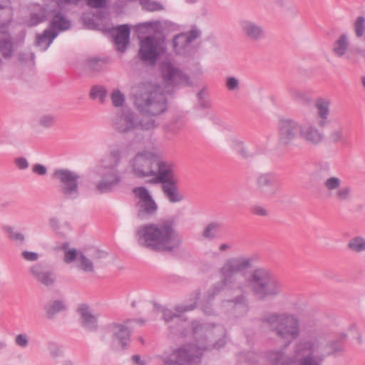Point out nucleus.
Returning a JSON list of instances; mask_svg holds the SVG:
<instances>
[{
	"mask_svg": "<svg viewBox=\"0 0 365 365\" xmlns=\"http://www.w3.org/2000/svg\"><path fill=\"white\" fill-rule=\"evenodd\" d=\"M108 94L107 90L105 87L101 86H92L90 91V97L92 99L99 98L100 101L103 103L105 101Z\"/></svg>",
	"mask_w": 365,
	"mask_h": 365,
	"instance_id": "44",
	"label": "nucleus"
},
{
	"mask_svg": "<svg viewBox=\"0 0 365 365\" xmlns=\"http://www.w3.org/2000/svg\"><path fill=\"white\" fill-rule=\"evenodd\" d=\"M52 13L53 14L51 21L52 31H55L58 34L59 32L65 31L70 29V20L68 19L60 10L53 9Z\"/></svg>",
	"mask_w": 365,
	"mask_h": 365,
	"instance_id": "28",
	"label": "nucleus"
},
{
	"mask_svg": "<svg viewBox=\"0 0 365 365\" xmlns=\"http://www.w3.org/2000/svg\"><path fill=\"white\" fill-rule=\"evenodd\" d=\"M205 342L202 347L193 344L181 346L164 361L165 365H197L201 362L203 351L219 349L226 344V333L221 327H214L207 331Z\"/></svg>",
	"mask_w": 365,
	"mask_h": 365,
	"instance_id": "2",
	"label": "nucleus"
},
{
	"mask_svg": "<svg viewBox=\"0 0 365 365\" xmlns=\"http://www.w3.org/2000/svg\"><path fill=\"white\" fill-rule=\"evenodd\" d=\"M179 25L170 21H150L138 24L135 26L137 33H145L153 29L158 36H165L169 33L179 30Z\"/></svg>",
	"mask_w": 365,
	"mask_h": 365,
	"instance_id": "15",
	"label": "nucleus"
},
{
	"mask_svg": "<svg viewBox=\"0 0 365 365\" xmlns=\"http://www.w3.org/2000/svg\"><path fill=\"white\" fill-rule=\"evenodd\" d=\"M197 98L198 103L202 108L207 109L211 108L212 103L210 100L205 96L204 88L197 92Z\"/></svg>",
	"mask_w": 365,
	"mask_h": 365,
	"instance_id": "49",
	"label": "nucleus"
},
{
	"mask_svg": "<svg viewBox=\"0 0 365 365\" xmlns=\"http://www.w3.org/2000/svg\"><path fill=\"white\" fill-rule=\"evenodd\" d=\"M351 190L349 187L340 188L336 193V197L340 200H346L349 198Z\"/></svg>",
	"mask_w": 365,
	"mask_h": 365,
	"instance_id": "60",
	"label": "nucleus"
},
{
	"mask_svg": "<svg viewBox=\"0 0 365 365\" xmlns=\"http://www.w3.org/2000/svg\"><path fill=\"white\" fill-rule=\"evenodd\" d=\"M32 171L38 175H44L47 173V168L43 165L37 163L33 165Z\"/></svg>",
	"mask_w": 365,
	"mask_h": 365,
	"instance_id": "64",
	"label": "nucleus"
},
{
	"mask_svg": "<svg viewBox=\"0 0 365 365\" xmlns=\"http://www.w3.org/2000/svg\"><path fill=\"white\" fill-rule=\"evenodd\" d=\"M252 261V258L245 257H231L225 261L219 271L222 277L221 280L215 283L208 291L207 300L202 304V310L206 315L215 314V310L210 301L224 290L225 287L230 286L234 283L233 277L237 273L242 272L251 268Z\"/></svg>",
	"mask_w": 365,
	"mask_h": 365,
	"instance_id": "4",
	"label": "nucleus"
},
{
	"mask_svg": "<svg viewBox=\"0 0 365 365\" xmlns=\"http://www.w3.org/2000/svg\"><path fill=\"white\" fill-rule=\"evenodd\" d=\"M302 127L294 120L282 118L278 124V142L284 146L291 145L300 135Z\"/></svg>",
	"mask_w": 365,
	"mask_h": 365,
	"instance_id": "14",
	"label": "nucleus"
},
{
	"mask_svg": "<svg viewBox=\"0 0 365 365\" xmlns=\"http://www.w3.org/2000/svg\"><path fill=\"white\" fill-rule=\"evenodd\" d=\"M4 230L9 235L10 239L16 241L24 242V236L21 232H14V229L11 226H6Z\"/></svg>",
	"mask_w": 365,
	"mask_h": 365,
	"instance_id": "53",
	"label": "nucleus"
},
{
	"mask_svg": "<svg viewBox=\"0 0 365 365\" xmlns=\"http://www.w3.org/2000/svg\"><path fill=\"white\" fill-rule=\"evenodd\" d=\"M138 126H140L143 130H150L157 127V124L153 119L141 120L138 121Z\"/></svg>",
	"mask_w": 365,
	"mask_h": 365,
	"instance_id": "56",
	"label": "nucleus"
},
{
	"mask_svg": "<svg viewBox=\"0 0 365 365\" xmlns=\"http://www.w3.org/2000/svg\"><path fill=\"white\" fill-rule=\"evenodd\" d=\"M110 59L108 57H88L84 63L86 71L91 73H99L104 71Z\"/></svg>",
	"mask_w": 365,
	"mask_h": 365,
	"instance_id": "30",
	"label": "nucleus"
},
{
	"mask_svg": "<svg viewBox=\"0 0 365 365\" xmlns=\"http://www.w3.org/2000/svg\"><path fill=\"white\" fill-rule=\"evenodd\" d=\"M135 197L138 198L136 205L138 207V217L143 219L154 215L158 210V205L149 190L143 186L135 187L133 190Z\"/></svg>",
	"mask_w": 365,
	"mask_h": 365,
	"instance_id": "13",
	"label": "nucleus"
},
{
	"mask_svg": "<svg viewBox=\"0 0 365 365\" xmlns=\"http://www.w3.org/2000/svg\"><path fill=\"white\" fill-rule=\"evenodd\" d=\"M222 228V224L218 222H211L205 227L202 235L207 240H213L217 237V232Z\"/></svg>",
	"mask_w": 365,
	"mask_h": 365,
	"instance_id": "38",
	"label": "nucleus"
},
{
	"mask_svg": "<svg viewBox=\"0 0 365 365\" xmlns=\"http://www.w3.org/2000/svg\"><path fill=\"white\" fill-rule=\"evenodd\" d=\"M121 150L118 148H112L106 158L102 159L100 162V168L103 170H113L117 168L121 160Z\"/></svg>",
	"mask_w": 365,
	"mask_h": 365,
	"instance_id": "31",
	"label": "nucleus"
},
{
	"mask_svg": "<svg viewBox=\"0 0 365 365\" xmlns=\"http://www.w3.org/2000/svg\"><path fill=\"white\" fill-rule=\"evenodd\" d=\"M115 329V331L112 334V340H118L122 348V349H127L129 347V343L130 341V331L125 325L113 322L106 326L105 329L110 331L111 329Z\"/></svg>",
	"mask_w": 365,
	"mask_h": 365,
	"instance_id": "24",
	"label": "nucleus"
},
{
	"mask_svg": "<svg viewBox=\"0 0 365 365\" xmlns=\"http://www.w3.org/2000/svg\"><path fill=\"white\" fill-rule=\"evenodd\" d=\"M80 252L76 248L68 249L64 253V262L69 264L79 258Z\"/></svg>",
	"mask_w": 365,
	"mask_h": 365,
	"instance_id": "50",
	"label": "nucleus"
},
{
	"mask_svg": "<svg viewBox=\"0 0 365 365\" xmlns=\"http://www.w3.org/2000/svg\"><path fill=\"white\" fill-rule=\"evenodd\" d=\"M166 51L165 37L154 34L140 38L138 56L143 63L155 66Z\"/></svg>",
	"mask_w": 365,
	"mask_h": 365,
	"instance_id": "8",
	"label": "nucleus"
},
{
	"mask_svg": "<svg viewBox=\"0 0 365 365\" xmlns=\"http://www.w3.org/2000/svg\"><path fill=\"white\" fill-rule=\"evenodd\" d=\"M111 101L115 107H121L125 102V96L119 90H114L111 93Z\"/></svg>",
	"mask_w": 365,
	"mask_h": 365,
	"instance_id": "48",
	"label": "nucleus"
},
{
	"mask_svg": "<svg viewBox=\"0 0 365 365\" xmlns=\"http://www.w3.org/2000/svg\"><path fill=\"white\" fill-rule=\"evenodd\" d=\"M247 281L254 296L260 302L272 301L284 294L282 282L269 269H255Z\"/></svg>",
	"mask_w": 365,
	"mask_h": 365,
	"instance_id": "5",
	"label": "nucleus"
},
{
	"mask_svg": "<svg viewBox=\"0 0 365 365\" xmlns=\"http://www.w3.org/2000/svg\"><path fill=\"white\" fill-rule=\"evenodd\" d=\"M134 103L141 113L150 116L158 115L167 109V98L161 87L150 82L139 86Z\"/></svg>",
	"mask_w": 365,
	"mask_h": 365,
	"instance_id": "6",
	"label": "nucleus"
},
{
	"mask_svg": "<svg viewBox=\"0 0 365 365\" xmlns=\"http://www.w3.org/2000/svg\"><path fill=\"white\" fill-rule=\"evenodd\" d=\"M229 302L233 304L235 309L241 308L243 312H247L249 309V302L247 297L243 294L229 300Z\"/></svg>",
	"mask_w": 365,
	"mask_h": 365,
	"instance_id": "43",
	"label": "nucleus"
},
{
	"mask_svg": "<svg viewBox=\"0 0 365 365\" xmlns=\"http://www.w3.org/2000/svg\"><path fill=\"white\" fill-rule=\"evenodd\" d=\"M117 51L124 53L130 44L131 29L128 24H121L108 29Z\"/></svg>",
	"mask_w": 365,
	"mask_h": 365,
	"instance_id": "19",
	"label": "nucleus"
},
{
	"mask_svg": "<svg viewBox=\"0 0 365 365\" xmlns=\"http://www.w3.org/2000/svg\"><path fill=\"white\" fill-rule=\"evenodd\" d=\"M49 225L61 238L66 237V234H64L63 232H62L59 230L60 226H59V222H58V220L57 218H56V217L50 218L49 219Z\"/></svg>",
	"mask_w": 365,
	"mask_h": 365,
	"instance_id": "58",
	"label": "nucleus"
},
{
	"mask_svg": "<svg viewBox=\"0 0 365 365\" xmlns=\"http://www.w3.org/2000/svg\"><path fill=\"white\" fill-rule=\"evenodd\" d=\"M39 123L43 128H50L54 125L55 118L51 115H44L40 118Z\"/></svg>",
	"mask_w": 365,
	"mask_h": 365,
	"instance_id": "54",
	"label": "nucleus"
},
{
	"mask_svg": "<svg viewBox=\"0 0 365 365\" xmlns=\"http://www.w3.org/2000/svg\"><path fill=\"white\" fill-rule=\"evenodd\" d=\"M101 174V180L96 183V187L101 193H110L120 185L122 180L120 172L114 168L113 170H105Z\"/></svg>",
	"mask_w": 365,
	"mask_h": 365,
	"instance_id": "18",
	"label": "nucleus"
},
{
	"mask_svg": "<svg viewBox=\"0 0 365 365\" xmlns=\"http://www.w3.org/2000/svg\"><path fill=\"white\" fill-rule=\"evenodd\" d=\"M58 32L50 29H46L43 34L37 35L36 43L40 45L48 40L47 46H48L56 38Z\"/></svg>",
	"mask_w": 365,
	"mask_h": 365,
	"instance_id": "40",
	"label": "nucleus"
},
{
	"mask_svg": "<svg viewBox=\"0 0 365 365\" xmlns=\"http://www.w3.org/2000/svg\"><path fill=\"white\" fill-rule=\"evenodd\" d=\"M240 26L242 33L250 40L257 41L265 37L262 26L254 21L242 20L240 22Z\"/></svg>",
	"mask_w": 365,
	"mask_h": 365,
	"instance_id": "26",
	"label": "nucleus"
},
{
	"mask_svg": "<svg viewBox=\"0 0 365 365\" xmlns=\"http://www.w3.org/2000/svg\"><path fill=\"white\" fill-rule=\"evenodd\" d=\"M88 6L92 9H102L107 6V0H86Z\"/></svg>",
	"mask_w": 365,
	"mask_h": 365,
	"instance_id": "55",
	"label": "nucleus"
},
{
	"mask_svg": "<svg viewBox=\"0 0 365 365\" xmlns=\"http://www.w3.org/2000/svg\"><path fill=\"white\" fill-rule=\"evenodd\" d=\"M349 41L346 34H341L339 38L334 43L333 52L338 56H344L348 50Z\"/></svg>",
	"mask_w": 365,
	"mask_h": 365,
	"instance_id": "37",
	"label": "nucleus"
},
{
	"mask_svg": "<svg viewBox=\"0 0 365 365\" xmlns=\"http://www.w3.org/2000/svg\"><path fill=\"white\" fill-rule=\"evenodd\" d=\"M79 315V324L82 328L89 332H96L98 330V316L92 314L88 304H80L76 309Z\"/></svg>",
	"mask_w": 365,
	"mask_h": 365,
	"instance_id": "21",
	"label": "nucleus"
},
{
	"mask_svg": "<svg viewBox=\"0 0 365 365\" xmlns=\"http://www.w3.org/2000/svg\"><path fill=\"white\" fill-rule=\"evenodd\" d=\"M52 177L60 182V190L66 199L76 200L79 195V175L68 169H56Z\"/></svg>",
	"mask_w": 365,
	"mask_h": 365,
	"instance_id": "9",
	"label": "nucleus"
},
{
	"mask_svg": "<svg viewBox=\"0 0 365 365\" xmlns=\"http://www.w3.org/2000/svg\"><path fill=\"white\" fill-rule=\"evenodd\" d=\"M200 35V31L196 29H191L188 33H180L174 36L173 39V46L175 52L180 54L184 51L193 41L197 38Z\"/></svg>",
	"mask_w": 365,
	"mask_h": 365,
	"instance_id": "23",
	"label": "nucleus"
},
{
	"mask_svg": "<svg viewBox=\"0 0 365 365\" xmlns=\"http://www.w3.org/2000/svg\"><path fill=\"white\" fill-rule=\"evenodd\" d=\"M341 180L337 177L328 178L324 182V186L329 190H334L339 187Z\"/></svg>",
	"mask_w": 365,
	"mask_h": 365,
	"instance_id": "52",
	"label": "nucleus"
},
{
	"mask_svg": "<svg viewBox=\"0 0 365 365\" xmlns=\"http://www.w3.org/2000/svg\"><path fill=\"white\" fill-rule=\"evenodd\" d=\"M347 248L357 253L365 251V239L360 236L351 238L347 244Z\"/></svg>",
	"mask_w": 365,
	"mask_h": 365,
	"instance_id": "39",
	"label": "nucleus"
},
{
	"mask_svg": "<svg viewBox=\"0 0 365 365\" xmlns=\"http://www.w3.org/2000/svg\"><path fill=\"white\" fill-rule=\"evenodd\" d=\"M300 136L306 141L313 145L319 144L323 138L319 130L312 126H309L305 129L302 128Z\"/></svg>",
	"mask_w": 365,
	"mask_h": 365,
	"instance_id": "34",
	"label": "nucleus"
},
{
	"mask_svg": "<svg viewBox=\"0 0 365 365\" xmlns=\"http://www.w3.org/2000/svg\"><path fill=\"white\" fill-rule=\"evenodd\" d=\"M191 327L195 340L202 346L204 342H205V335L207 334L209 329H206L205 326L197 320L192 321Z\"/></svg>",
	"mask_w": 365,
	"mask_h": 365,
	"instance_id": "35",
	"label": "nucleus"
},
{
	"mask_svg": "<svg viewBox=\"0 0 365 365\" xmlns=\"http://www.w3.org/2000/svg\"><path fill=\"white\" fill-rule=\"evenodd\" d=\"M330 165L328 163H319L316 170L311 174V180L314 183L324 182L330 175Z\"/></svg>",
	"mask_w": 365,
	"mask_h": 365,
	"instance_id": "32",
	"label": "nucleus"
},
{
	"mask_svg": "<svg viewBox=\"0 0 365 365\" xmlns=\"http://www.w3.org/2000/svg\"><path fill=\"white\" fill-rule=\"evenodd\" d=\"M22 257L27 261L34 262L38 258V254L35 252L25 250L21 253Z\"/></svg>",
	"mask_w": 365,
	"mask_h": 365,
	"instance_id": "63",
	"label": "nucleus"
},
{
	"mask_svg": "<svg viewBox=\"0 0 365 365\" xmlns=\"http://www.w3.org/2000/svg\"><path fill=\"white\" fill-rule=\"evenodd\" d=\"M78 268L85 272H93L94 271V266L93 261L88 259L82 252H80L78 258Z\"/></svg>",
	"mask_w": 365,
	"mask_h": 365,
	"instance_id": "42",
	"label": "nucleus"
},
{
	"mask_svg": "<svg viewBox=\"0 0 365 365\" xmlns=\"http://www.w3.org/2000/svg\"><path fill=\"white\" fill-rule=\"evenodd\" d=\"M15 343L21 347H26L29 344V339L26 334H19L15 338Z\"/></svg>",
	"mask_w": 365,
	"mask_h": 365,
	"instance_id": "62",
	"label": "nucleus"
},
{
	"mask_svg": "<svg viewBox=\"0 0 365 365\" xmlns=\"http://www.w3.org/2000/svg\"><path fill=\"white\" fill-rule=\"evenodd\" d=\"M44 309L46 311V317L48 319H53L54 317L59 312L66 309V306L63 301L60 299L53 300L48 303Z\"/></svg>",
	"mask_w": 365,
	"mask_h": 365,
	"instance_id": "36",
	"label": "nucleus"
},
{
	"mask_svg": "<svg viewBox=\"0 0 365 365\" xmlns=\"http://www.w3.org/2000/svg\"><path fill=\"white\" fill-rule=\"evenodd\" d=\"M354 28L357 38H361L364 35L365 18L363 16H359L356 18L354 24Z\"/></svg>",
	"mask_w": 365,
	"mask_h": 365,
	"instance_id": "46",
	"label": "nucleus"
},
{
	"mask_svg": "<svg viewBox=\"0 0 365 365\" xmlns=\"http://www.w3.org/2000/svg\"><path fill=\"white\" fill-rule=\"evenodd\" d=\"M30 272L34 278L41 284L49 287L56 281L55 272L46 264L38 262L30 268Z\"/></svg>",
	"mask_w": 365,
	"mask_h": 365,
	"instance_id": "20",
	"label": "nucleus"
},
{
	"mask_svg": "<svg viewBox=\"0 0 365 365\" xmlns=\"http://www.w3.org/2000/svg\"><path fill=\"white\" fill-rule=\"evenodd\" d=\"M178 185V180H176L161 185L163 195L171 203H177L184 199V196L180 193Z\"/></svg>",
	"mask_w": 365,
	"mask_h": 365,
	"instance_id": "27",
	"label": "nucleus"
},
{
	"mask_svg": "<svg viewBox=\"0 0 365 365\" xmlns=\"http://www.w3.org/2000/svg\"><path fill=\"white\" fill-rule=\"evenodd\" d=\"M45 20V16L44 15H40L36 13H34L31 14L29 20V26H36L37 24L43 22Z\"/></svg>",
	"mask_w": 365,
	"mask_h": 365,
	"instance_id": "61",
	"label": "nucleus"
},
{
	"mask_svg": "<svg viewBox=\"0 0 365 365\" xmlns=\"http://www.w3.org/2000/svg\"><path fill=\"white\" fill-rule=\"evenodd\" d=\"M255 190L262 198L274 197L279 191L278 177L272 172L258 173L255 179Z\"/></svg>",
	"mask_w": 365,
	"mask_h": 365,
	"instance_id": "11",
	"label": "nucleus"
},
{
	"mask_svg": "<svg viewBox=\"0 0 365 365\" xmlns=\"http://www.w3.org/2000/svg\"><path fill=\"white\" fill-rule=\"evenodd\" d=\"M113 126L117 132L127 133L138 128V118L131 110H127L113 119Z\"/></svg>",
	"mask_w": 365,
	"mask_h": 365,
	"instance_id": "17",
	"label": "nucleus"
},
{
	"mask_svg": "<svg viewBox=\"0 0 365 365\" xmlns=\"http://www.w3.org/2000/svg\"><path fill=\"white\" fill-rule=\"evenodd\" d=\"M225 85L229 91H235L239 87V81L233 76H228L226 78Z\"/></svg>",
	"mask_w": 365,
	"mask_h": 365,
	"instance_id": "59",
	"label": "nucleus"
},
{
	"mask_svg": "<svg viewBox=\"0 0 365 365\" xmlns=\"http://www.w3.org/2000/svg\"><path fill=\"white\" fill-rule=\"evenodd\" d=\"M232 147L235 151L241 155L243 158H252L253 154L250 153L247 149L245 147L244 143L237 139L232 140Z\"/></svg>",
	"mask_w": 365,
	"mask_h": 365,
	"instance_id": "41",
	"label": "nucleus"
},
{
	"mask_svg": "<svg viewBox=\"0 0 365 365\" xmlns=\"http://www.w3.org/2000/svg\"><path fill=\"white\" fill-rule=\"evenodd\" d=\"M316 106L319 110V115L322 119H327L329 115V103L319 99L316 102Z\"/></svg>",
	"mask_w": 365,
	"mask_h": 365,
	"instance_id": "47",
	"label": "nucleus"
},
{
	"mask_svg": "<svg viewBox=\"0 0 365 365\" xmlns=\"http://www.w3.org/2000/svg\"><path fill=\"white\" fill-rule=\"evenodd\" d=\"M347 339L346 333H341L339 336L333 340L329 341L324 345V352L320 354L324 356V359L329 356H337L345 351V343Z\"/></svg>",
	"mask_w": 365,
	"mask_h": 365,
	"instance_id": "25",
	"label": "nucleus"
},
{
	"mask_svg": "<svg viewBox=\"0 0 365 365\" xmlns=\"http://www.w3.org/2000/svg\"><path fill=\"white\" fill-rule=\"evenodd\" d=\"M261 322L273 327L276 335L284 340V344L279 349H285L300 334L299 320L289 313H269L260 319Z\"/></svg>",
	"mask_w": 365,
	"mask_h": 365,
	"instance_id": "7",
	"label": "nucleus"
},
{
	"mask_svg": "<svg viewBox=\"0 0 365 365\" xmlns=\"http://www.w3.org/2000/svg\"><path fill=\"white\" fill-rule=\"evenodd\" d=\"M14 42L8 31H0V53L5 59L11 58L14 55Z\"/></svg>",
	"mask_w": 365,
	"mask_h": 365,
	"instance_id": "29",
	"label": "nucleus"
},
{
	"mask_svg": "<svg viewBox=\"0 0 365 365\" xmlns=\"http://www.w3.org/2000/svg\"><path fill=\"white\" fill-rule=\"evenodd\" d=\"M35 54L32 51H23L18 53V61L21 63H25L28 61H31L34 63Z\"/></svg>",
	"mask_w": 365,
	"mask_h": 365,
	"instance_id": "51",
	"label": "nucleus"
},
{
	"mask_svg": "<svg viewBox=\"0 0 365 365\" xmlns=\"http://www.w3.org/2000/svg\"><path fill=\"white\" fill-rule=\"evenodd\" d=\"M13 18V9L10 1H0V27L4 28L10 24Z\"/></svg>",
	"mask_w": 365,
	"mask_h": 365,
	"instance_id": "33",
	"label": "nucleus"
},
{
	"mask_svg": "<svg viewBox=\"0 0 365 365\" xmlns=\"http://www.w3.org/2000/svg\"><path fill=\"white\" fill-rule=\"evenodd\" d=\"M193 302L189 304L177 305L175 307V310L177 313H174L172 310L168 308H163V319L166 323L172 322L175 319H180L181 314L192 311L196 308L197 302L200 300L201 297V292L200 289H197L193 292Z\"/></svg>",
	"mask_w": 365,
	"mask_h": 365,
	"instance_id": "22",
	"label": "nucleus"
},
{
	"mask_svg": "<svg viewBox=\"0 0 365 365\" xmlns=\"http://www.w3.org/2000/svg\"><path fill=\"white\" fill-rule=\"evenodd\" d=\"M143 9L149 11H160L163 9V5L153 0H140Z\"/></svg>",
	"mask_w": 365,
	"mask_h": 365,
	"instance_id": "45",
	"label": "nucleus"
},
{
	"mask_svg": "<svg viewBox=\"0 0 365 365\" xmlns=\"http://www.w3.org/2000/svg\"><path fill=\"white\" fill-rule=\"evenodd\" d=\"M135 237L140 247L162 253L177 252L183 243L176 230L174 216L161 219L158 223L140 225L135 232Z\"/></svg>",
	"mask_w": 365,
	"mask_h": 365,
	"instance_id": "1",
	"label": "nucleus"
},
{
	"mask_svg": "<svg viewBox=\"0 0 365 365\" xmlns=\"http://www.w3.org/2000/svg\"><path fill=\"white\" fill-rule=\"evenodd\" d=\"M158 158L150 151L138 153L131 161L133 174L138 178L151 176L154 174Z\"/></svg>",
	"mask_w": 365,
	"mask_h": 365,
	"instance_id": "10",
	"label": "nucleus"
},
{
	"mask_svg": "<svg viewBox=\"0 0 365 365\" xmlns=\"http://www.w3.org/2000/svg\"><path fill=\"white\" fill-rule=\"evenodd\" d=\"M160 72L165 86L183 87L192 85L190 76L170 61L161 65Z\"/></svg>",
	"mask_w": 365,
	"mask_h": 365,
	"instance_id": "12",
	"label": "nucleus"
},
{
	"mask_svg": "<svg viewBox=\"0 0 365 365\" xmlns=\"http://www.w3.org/2000/svg\"><path fill=\"white\" fill-rule=\"evenodd\" d=\"M343 137V128L339 127L338 129L333 130L329 134V140L331 143H336L341 140H342Z\"/></svg>",
	"mask_w": 365,
	"mask_h": 365,
	"instance_id": "57",
	"label": "nucleus"
},
{
	"mask_svg": "<svg viewBox=\"0 0 365 365\" xmlns=\"http://www.w3.org/2000/svg\"><path fill=\"white\" fill-rule=\"evenodd\" d=\"M151 176L153 178L149 180L150 183L160 184L161 185L178 180L173 165L159 158L154 170V174Z\"/></svg>",
	"mask_w": 365,
	"mask_h": 365,
	"instance_id": "16",
	"label": "nucleus"
},
{
	"mask_svg": "<svg viewBox=\"0 0 365 365\" xmlns=\"http://www.w3.org/2000/svg\"><path fill=\"white\" fill-rule=\"evenodd\" d=\"M319 342L302 339L294 347L293 355L286 356L283 349L271 351L267 354V359L271 365H322L324 356L314 355Z\"/></svg>",
	"mask_w": 365,
	"mask_h": 365,
	"instance_id": "3",
	"label": "nucleus"
}]
</instances>
